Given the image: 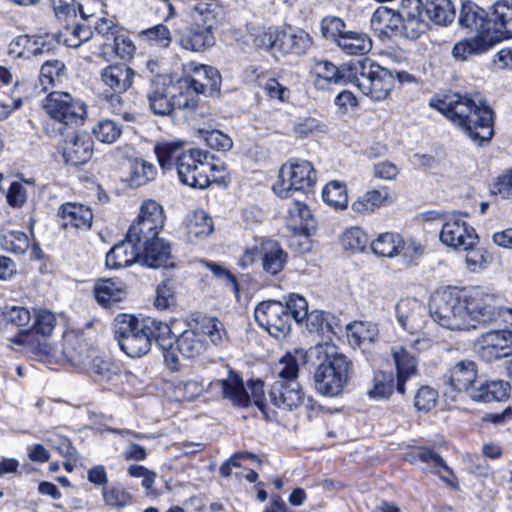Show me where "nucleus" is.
Wrapping results in <instances>:
<instances>
[{
    "label": "nucleus",
    "instance_id": "nucleus-1",
    "mask_svg": "<svg viewBox=\"0 0 512 512\" xmlns=\"http://www.w3.org/2000/svg\"><path fill=\"white\" fill-rule=\"evenodd\" d=\"M492 296L481 288L459 289L447 286L431 296L429 311L435 322L450 330L476 329L491 320Z\"/></svg>",
    "mask_w": 512,
    "mask_h": 512
},
{
    "label": "nucleus",
    "instance_id": "nucleus-2",
    "mask_svg": "<svg viewBox=\"0 0 512 512\" xmlns=\"http://www.w3.org/2000/svg\"><path fill=\"white\" fill-rule=\"evenodd\" d=\"M429 106L449 119L472 141L482 145L493 136V111L479 94L450 93L432 97Z\"/></svg>",
    "mask_w": 512,
    "mask_h": 512
},
{
    "label": "nucleus",
    "instance_id": "nucleus-3",
    "mask_svg": "<svg viewBox=\"0 0 512 512\" xmlns=\"http://www.w3.org/2000/svg\"><path fill=\"white\" fill-rule=\"evenodd\" d=\"M170 334L169 325L155 318L119 314L114 319V338L120 349L131 358L147 354L152 341L163 349L171 347Z\"/></svg>",
    "mask_w": 512,
    "mask_h": 512
},
{
    "label": "nucleus",
    "instance_id": "nucleus-4",
    "mask_svg": "<svg viewBox=\"0 0 512 512\" xmlns=\"http://www.w3.org/2000/svg\"><path fill=\"white\" fill-rule=\"evenodd\" d=\"M42 107L52 123H46L50 137L61 136L66 130L82 125L87 117V105L68 92L53 91L42 102Z\"/></svg>",
    "mask_w": 512,
    "mask_h": 512
},
{
    "label": "nucleus",
    "instance_id": "nucleus-5",
    "mask_svg": "<svg viewBox=\"0 0 512 512\" xmlns=\"http://www.w3.org/2000/svg\"><path fill=\"white\" fill-rule=\"evenodd\" d=\"M207 338L215 345L227 339L223 323L215 317L200 318L193 327L183 331L175 343L182 356L195 358L206 350Z\"/></svg>",
    "mask_w": 512,
    "mask_h": 512
},
{
    "label": "nucleus",
    "instance_id": "nucleus-6",
    "mask_svg": "<svg viewBox=\"0 0 512 512\" xmlns=\"http://www.w3.org/2000/svg\"><path fill=\"white\" fill-rule=\"evenodd\" d=\"M175 87L169 77L157 75L150 81L147 99L151 111L156 115L165 116L175 109L194 111L198 99L189 92L174 93Z\"/></svg>",
    "mask_w": 512,
    "mask_h": 512
},
{
    "label": "nucleus",
    "instance_id": "nucleus-7",
    "mask_svg": "<svg viewBox=\"0 0 512 512\" xmlns=\"http://www.w3.org/2000/svg\"><path fill=\"white\" fill-rule=\"evenodd\" d=\"M353 80L361 92L376 101L385 100L394 89L390 69L365 58L354 61Z\"/></svg>",
    "mask_w": 512,
    "mask_h": 512
},
{
    "label": "nucleus",
    "instance_id": "nucleus-8",
    "mask_svg": "<svg viewBox=\"0 0 512 512\" xmlns=\"http://www.w3.org/2000/svg\"><path fill=\"white\" fill-rule=\"evenodd\" d=\"M316 180V171L309 161L290 159L281 166L278 180L272 189L280 198H288L294 192H309L315 186Z\"/></svg>",
    "mask_w": 512,
    "mask_h": 512
},
{
    "label": "nucleus",
    "instance_id": "nucleus-9",
    "mask_svg": "<svg viewBox=\"0 0 512 512\" xmlns=\"http://www.w3.org/2000/svg\"><path fill=\"white\" fill-rule=\"evenodd\" d=\"M57 324L56 316L53 312L39 308L34 310V322L31 329L23 330L16 336L11 338V343L21 347L27 353L35 356L46 355L48 353V345L45 341L40 340L37 335L42 338L49 337Z\"/></svg>",
    "mask_w": 512,
    "mask_h": 512
},
{
    "label": "nucleus",
    "instance_id": "nucleus-10",
    "mask_svg": "<svg viewBox=\"0 0 512 512\" xmlns=\"http://www.w3.org/2000/svg\"><path fill=\"white\" fill-rule=\"evenodd\" d=\"M351 362L343 354L328 356L314 374L317 391L325 396H337L348 383Z\"/></svg>",
    "mask_w": 512,
    "mask_h": 512
},
{
    "label": "nucleus",
    "instance_id": "nucleus-11",
    "mask_svg": "<svg viewBox=\"0 0 512 512\" xmlns=\"http://www.w3.org/2000/svg\"><path fill=\"white\" fill-rule=\"evenodd\" d=\"M214 385L221 388L223 398L229 400L234 406L247 407L252 399L259 410L265 412L266 402L262 380L250 381V394L245 389L242 378L232 371L226 378L216 381Z\"/></svg>",
    "mask_w": 512,
    "mask_h": 512
},
{
    "label": "nucleus",
    "instance_id": "nucleus-12",
    "mask_svg": "<svg viewBox=\"0 0 512 512\" xmlns=\"http://www.w3.org/2000/svg\"><path fill=\"white\" fill-rule=\"evenodd\" d=\"M287 257V253L277 241L261 239L259 242L256 241L254 246L245 249L238 265L245 268L260 258L263 270L270 275H276L283 270Z\"/></svg>",
    "mask_w": 512,
    "mask_h": 512
},
{
    "label": "nucleus",
    "instance_id": "nucleus-13",
    "mask_svg": "<svg viewBox=\"0 0 512 512\" xmlns=\"http://www.w3.org/2000/svg\"><path fill=\"white\" fill-rule=\"evenodd\" d=\"M464 217L466 214L458 211L450 212L439 234V239L444 245L458 251H466L478 243L475 229L464 220Z\"/></svg>",
    "mask_w": 512,
    "mask_h": 512
},
{
    "label": "nucleus",
    "instance_id": "nucleus-14",
    "mask_svg": "<svg viewBox=\"0 0 512 512\" xmlns=\"http://www.w3.org/2000/svg\"><path fill=\"white\" fill-rule=\"evenodd\" d=\"M207 160V151L198 148L188 149L176 167L180 182L193 188H207L209 186L207 177L209 162Z\"/></svg>",
    "mask_w": 512,
    "mask_h": 512
},
{
    "label": "nucleus",
    "instance_id": "nucleus-15",
    "mask_svg": "<svg viewBox=\"0 0 512 512\" xmlns=\"http://www.w3.org/2000/svg\"><path fill=\"white\" fill-rule=\"evenodd\" d=\"M134 71L125 64H113L103 68L100 73L104 92L115 113L121 112L122 97L133 84Z\"/></svg>",
    "mask_w": 512,
    "mask_h": 512
},
{
    "label": "nucleus",
    "instance_id": "nucleus-16",
    "mask_svg": "<svg viewBox=\"0 0 512 512\" xmlns=\"http://www.w3.org/2000/svg\"><path fill=\"white\" fill-rule=\"evenodd\" d=\"M254 318L258 325L274 337L284 336L290 330V314L283 303L268 300L259 303L254 310Z\"/></svg>",
    "mask_w": 512,
    "mask_h": 512
},
{
    "label": "nucleus",
    "instance_id": "nucleus-17",
    "mask_svg": "<svg viewBox=\"0 0 512 512\" xmlns=\"http://www.w3.org/2000/svg\"><path fill=\"white\" fill-rule=\"evenodd\" d=\"M478 355L487 362H493L512 355V330H490L481 334L476 341Z\"/></svg>",
    "mask_w": 512,
    "mask_h": 512
},
{
    "label": "nucleus",
    "instance_id": "nucleus-18",
    "mask_svg": "<svg viewBox=\"0 0 512 512\" xmlns=\"http://www.w3.org/2000/svg\"><path fill=\"white\" fill-rule=\"evenodd\" d=\"M165 217L162 206L154 200L142 203L137 220L130 226V237L143 240L155 237L164 227Z\"/></svg>",
    "mask_w": 512,
    "mask_h": 512
},
{
    "label": "nucleus",
    "instance_id": "nucleus-19",
    "mask_svg": "<svg viewBox=\"0 0 512 512\" xmlns=\"http://www.w3.org/2000/svg\"><path fill=\"white\" fill-rule=\"evenodd\" d=\"M184 82L196 94L213 95L219 92L221 76L214 67L190 62L186 65Z\"/></svg>",
    "mask_w": 512,
    "mask_h": 512
},
{
    "label": "nucleus",
    "instance_id": "nucleus-20",
    "mask_svg": "<svg viewBox=\"0 0 512 512\" xmlns=\"http://www.w3.org/2000/svg\"><path fill=\"white\" fill-rule=\"evenodd\" d=\"M422 0H401L398 12L404 23V37L417 39L429 29Z\"/></svg>",
    "mask_w": 512,
    "mask_h": 512
},
{
    "label": "nucleus",
    "instance_id": "nucleus-21",
    "mask_svg": "<svg viewBox=\"0 0 512 512\" xmlns=\"http://www.w3.org/2000/svg\"><path fill=\"white\" fill-rule=\"evenodd\" d=\"M477 378L476 364L471 360L457 362L447 376V390L445 395L454 398L456 394L467 392L474 387Z\"/></svg>",
    "mask_w": 512,
    "mask_h": 512
},
{
    "label": "nucleus",
    "instance_id": "nucleus-22",
    "mask_svg": "<svg viewBox=\"0 0 512 512\" xmlns=\"http://www.w3.org/2000/svg\"><path fill=\"white\" fill-rule=\"evenodd\" d=\"M140 264L150 268L168 267L171 265V247L164 239L145 237L140 244Z\"/></svg>",
    "mask_w": 512,
    "mask_h": 512
},
{
    "label": "nucleus",
    "instance_id": "nucleus-23",
    "mask_svg": "<svg viewBox=\"0 0 512 512\" xmlns=\"http://www.w3.org/2000/svg\"><path fill=\"white\" fill-rule=\"evenodd\" d=\"M93 140L86 132L75 133L64 140L62 156L67 165L79 166L92 157Z\"/></svg>",
    "mask_w": 512,
    "mask_h": 512
},
{
    "label": "nucleus",
    "instance_id": "nucleus-24",
    "mask_svg": "<svg viewBox=\"0 0 512 512\" xmlns=\"http://www.w3.org/2000/svg\"><path fill=\"white\" fill-rule=\"evenodd\" d=\"M141 239L130 237L128 230L125 240L115 244L106 255V266L110 269L128 267L135 262L140 263Z\"/></svg>",
    "mask_w": 512,
    "mask_h": 512
},
{
    "label": "nucleus",
    "instance_id": "nucleus-25",
    "mask_svg": "<svg viewBox=\"0 0 512 512\" xmlns=\"http://www.w3.org/2000/svg\"><path fill=\"white\" fill-rule=\"evenodd\" d=\"M272 404L283 410L292 411L304 400V394L298 381L276 380L269 392Z\"/></svg>",
    "mask_w": 512,
    "mask_h": 512
},
{
    "label": "nucleus",
    "instance_id": "nucleus-26",
    "mask_svg": "<svg viewBox=\"0 0 512 512\" xmlns=\"http://www.w3.org/2000/svg\"><path fill=\"white\" fill-rule=\"evenodd\" d=\"M395 309L397 320L404 330L416 334L424 327L425 308L415 298L400 299Z\"/></svg>",
    "mask_w": 512,
    "mask_h": 512
},
{
    "label": "nucleus",
    "instance_id": "nucleus-27",
    "mask_svg": "<svg viewBox=\"0 0 512 512\" xmlns=\"http://www.w3.org/2000/svg\"><path fill=\"white\" fill-rule=\"evenodd\" d=\"M491 23L489 34L496 37L495 45L503 39L512 38V6L505 1L496 2L488 15Z\"/></svg>",
    "mask_w": 512,
    "mask_h": 512
},
{
    "label": "nucleus",
    "instance_id": "nucleus-28",
    "mask_svg": "<svg viewBox=\"0 0 512 512\" xmlns=\"http://www.w3.org/2000/svg\"><path fill=\"white\" fill-rule=\"evenodd\" d=\"M177 42L185 50L203 52L214 46L215 37L212 29L193 23L180 33Z\"/></svg>",
    "mask_w": 512,
    "mask_h": 512
},
{
    "label": "nucleus",
    "instance_id": "nucleus-29",
    "mask_svg": "<svg viewBox=\"0 0 512 512\" xmlns=\"http://www.w3.org/2000/svg\"><path fill=\"white\" fill-rule=\"evenodd\" d=\"M371 27L380 36L401 35L404 37V23L398 9L394 10L386 6L378 7L372 14Z\"/></svg>",
    "mask_w": 512,
    "mask_h": 512
},
{
    "label": "nucleus",
    "instance_id": "nucleus-30",
    "mask_svg": "<svg viewBox=\"0 0 512 512\" xmlns=\"http://www.w3.org/2000/svg\"><path fill=\"white\" fill-rule=\"evenodd\" d=\"M511 391L509 382L501 379L476 381L469 392V397L475 402L489 403L506 400Z\"/></svg>",
    "mask_w": 512,
    "mask_h": 512
},
{
    "label": "nucleus",
    "instance_id": "nucleus-31",
    "mask_svg": "<svg viewBox=\"0 0 512 512\" xmlns=\"http://www.w3.org/2000/svg\"><path fill=\"white\" fill-rule=\"evenodd\" d=\"M459 24L476 33V36H488L489 25L488 13L471 1L462 3L459 15Z\"/></svg>",
    "mask_w": 512,
    "mask_h": 512
},
{
    "label": "nucleus",
    "instance_id": "nucleus-32",
    "mask_svg": "<svg viewBox=\"0 0 512 512\" xmlns=\"http://www.w3.org/2000/svg\"><path fill=\"white\" fill-rule=\"evenodd\" d=\"M58 215L64 228L87 230L91 227L93 214L88 206L79 203H65L59 208Z\"/></svg>",
    "mask_w": 512,
    "mask_h": 512
},
{
    "label": "nucleus",
    "instance_id": "nucleus-33",
    "mask_svg": "<svg viewBox=\"0 0 512 512\" xmlns=\"http://www.w3.org/2000/svg\"><path fill=\"white\" fill-rule=\"evenodd\" d=\"M391 354L397 370L396 391L405 393V382L416 374L417 361L414 355L410 354L402 345L393 346Z\"/></svg>",
    "mask_w": 512,
    "mask_h": 512
},
{
    "label": "nucleus",
    "instance_id": "nucleus-34",
    "mask_svg": "<svg viewBox=\"0 0 512 512\" xmlns=\"http://www.w3.org/2000/svg\"><path fill=\"white\" fill-rule=\"evenodd\" d=\"M287 213V227L294 233L309 236L315 228V220L309 207L296 200L290 204Z\"/></svg>",
    "mask_w": 512,
    "mask_h": 512
},
{
    "label": "nucleus",
    "instance_id": "nucleus-35",
    "mask_svg": "<svg viewBox=\"0 0 512 512\" xmlns=\"http://www.w3.org/2000/svg\"><path fill=\"white\" fill-rule=\"evenodd\" d=\"M187 150L182 140L159 141L154 146L158 163L163 170L176 168Z\"/></svg>",
    "mask_w": 512,
    "mask_h": 512
},
{
    "label": "nucleus",
    "instance_id": "nucleus-36",
    "mask_svg": "<svg viewBox=\"0 0 512 512\" xmlns=\"http://www.w3.org/2000/svg\"><path fill=\"white\" fill-rule=\"evenodd\" d=\"M352 68H354V61L337 67L327 60H319L313 65L312 71L316 77L328 82L351 83L353 80Z\"/></svg>",
    "mask_w": 512,
    "mask_h": 512
},
{
    "label": "nucleus",
    "instance_id": "nucleus-37",
    "mask_svg": "<svg viewBox=\"0 0 512 512\" xmlns=\"http://www.w3.org/2000/svg\"><path fill=\"white\" fill-rule=\"evenodd\" d=\"M495 39L491 35L464 39L454 45L452 55L456 60L464 61L471 55L483 54L495 46Z\"/></svg>",
    "mask_w": 512,
    "mask_h": 512
},
{
    "label": "nucleus",
    "instance_id": "nucleus-38",
    "mask_svg": "<svg viewBox=\"0 0 512 512\" xmlns=\"http://www.w3.org/2000/svg\"><path fill=\"white\" fill-rule=\"evenodd\" d=\"M409 461L411 463L420 461L424 464L423 469L437 474L442 481L451 483L450 479L446 475L442 474V471H445L450 475H452V471L447 466L444 459L434 450L428 448H417L410 454Z\"/></svg>",
    "mask_w": 512,
    "mask_h": 512
},
{
    "label": "nucleus",
    "instance_id": "nucleus-39",
    "mask_svg": "<svg viewBox=\"0 0 512 512\" xmlns=\"http://www.w3.org/2000/svg\"><path fill=\"white\" fill-rule=\"evenodd\" d=\"M94 296L101 306L110 307L112 304L122 301L126 292L121 281L102 279L94 285Z\"/></svg>",
    "mask_w": 512,
    "mask_h": 512
},
{
    "label": "nucleus",
    "instance_id": "nucleus-40",
    "mask_svg": "<svg viewBox=\"0 0 512 512\" xmlns=\"http://www.w3.org/2000/svg\"><path fill=\"white\" fill-rule=\"evenodd\" d=\"M310 35L302 29L281 31V41L278 44V52L288 54H303L311 46Z\"/></svg>",
    "mask_w": 512,
    "mask_h": 512
},
{
    "label": "nucleus",
    "instance_id": "nucleus-41",
    "mask_svg": "<svg viewBox=\"0 0 512 512\" xmlns=\"http://www.w3.org/2000/svg\"><path fill=\"white\" fill-rule=\"evenodd\" d=\"M222 13L223 7L217 0H199L192 8L194 23L210 29H213Z\"/></svg>",
    "mask_w": 512,
    "mask_h": 512
},
{
    "label": "nucleus",
    "instance_id": "nucleus-42",
    "mask_svg": "<svg viewBox=\"0 0 512 512\" xmlns=\"http://www.w3.org/2000/svg\"><path fill=\"white\" fill-rule=\"evenodd\" d=\"M425 15L436 25L447 26L455 18V9L450 0H426Z\"/></svg>",
    "mask_w": 512,
    "mask_h": 512
},
{
    "label": "nucleus",
    "instance_id": "nucleus-43",
    "mask_svg": "<svg viewBox=\"0 0 512 512\" xmlns=\"http://www.w3.org/2000/svg\"><path fill=\"white\" fill-rule=\"evenodd\" d=\"M187 237L190 241L210 235L214 229L211 217L204 210H195L186 218Z\"/></svg>",
    "mask_w": 512,
    "mask_h": 512
},
{
    "label": "nucleus",
    "instance_id": "nucleus-44",
    "mask_svg": "<svg viewBox=\"0 0 512 512\" xmlns=\"http://www.w3.org/2000/svg\"><path fill=\"white\" fill-rule=\"evenodd\" d=\"M338 47L349 55H363L372 48V41L363 32L346 31L337 43Z\"/></svg>",
    "mask_w": 512,
    "mask_h": 512
},
{
    "label": "nucleus",
    "instance_id": "nucleus-45",
    "mask_svg": "<svg viewBox=\"0 0 512 512\" xmlns=\"http://www.w3.org/2000/svg\"><path fill=\"white\" fill-rule=\"evenodd\" d=\"M347 339L353 347H364L374 342L378 336V328L369 322H354L346 327Z\"/></svg>",
    "mask_w": 512,
    "mask_h": 512
},
{
    "label": "nucleus",
    "instance_id": "nucleus-46",
    "mask_svg": "<svg viewBox=\"0 0 512 512\" xmlns=\"http://www.w3.org/2000/svg\"><path fill=\"white\" fill-rule=\"evenodd\" d=\"M391 201V194L387 188L375 189L366 192L362 198L353 202L352 209L359 213L372 212L375 208L386 205Z\"/></svg>",
    "mask_w": 512,
    "mask_h": 512
},
{
    "label": "nucleus",
    "instance_id": "nucleus-47",
    "mask_svg": "<svg viewBox=\"0 0 512 512\" xmlns=\"http://www.w3.org/2000/svg\"><path fill=\"white\" fill-rule=\"evenodd\" d=\"M402 236L398 233H381L370 244L372 252L380 257L393 258L398 255Z\"/></svg>",
    "mask_w": 512,
    "mask_h": 512
},
{
    "label": "nucleus",
    "instance_id": "nucleus-48",
    "mask_svg": "<svg viewBox=\"0 0 512 512\" xmlns=\"http://www.w3.org/2000/svg\"><path fill=\"white\" fill-rule=\"evenodd\" d=\"M306 327L310 333H315L327 340H331V335L336 334L330 320L332 316L323 311L314 310L308 313Z\"/></svg>",
    "mask_w": 512,
    "mask_h": 512
},
{
    "label": "nucleus",
    "instance_id": "nucleus-49",
    "mask_svg": "<svg viewBox=\"0 0 512 512\" xmlns=\"http://www.w3.org/2000/svg\"><path fill=\"white\" fill-rule=\"evenodd\" d=\"M322 199L336 209L346 208L348 205L346 185L338 180L330 181L322 190Z\"/></svg>",
    "mask_w": 512,
    "mask_h": 512
},
{
    "label": "nucleus",
    "instance_id": "nucleus-50",
    "mask_svg": "<svg viewBox=\"0 0 512 512\" xmlns=\"http://www.w3.org/2000/svg\"><path fill=\"white\" fill-rule=\"evenodd\" d=\"M157 170L155 166L143 159L130 161V182L133 186H141L155 179Z\"/></svg>",
    "mask_w": 512,
    "mask_h": 512
},
{
    "label": "nucleus",
    "instance_id": "nucleus-51",
    "mask_svg": "<svg viewBox=\"0 0 512 512\" xmlns=\"http://www.w3.org/2000/svg\"><path fill=\"white\" fill-rule=\"evenodd\" d=\"M0 246L7 252L24 254L28 250L30 242L24 232L8 230L0 236Z\"/></svg>",
    "mask_w": 512,
    "mask_h": 512
},
{
    "label": "nucleus",
    "instance_id": "nucleus-52",
    "mask_svg": "<svg viewBox=\"0 0 512 512\" xmlns=\"http://www.w3.org/2000/svg\"><path fill=\"white\" fill-rule=\"evenodd\" d=\"M369 238L360 227H351L347 229L341 237V245L345 250L352 252H362L367 247Z\"/></svg>",
    "mask_w": 512,
    "mask_h": 512
},
{
    "label": "nucleus",
    "instance_id": "nucleus-53",
    "mask_svg": "<svg viewBox=\"0 0 512 512\" xmlns=\"http://www.w3.org/2000/svg\"><path fill=\"white\" fill-rule=\"evenodd\" d=\"M204 384L196 379L181 380L174 386V397L178 401H192L202 394Z\"/></svg>",
    "mask_w": 512,
    "mask_h": 512
},
{
    "label": "nucleus",
    "instance_id": "nucleus-54",
    "mask_svg": "<svg viewBox=\"0 0 512 512\" xmlns=\"http://www.w3.org/2000/svg\"><path fill=\"white\" fill-rule=\"evenodd\" d=\"M394 377L391 373H378L374 377L373 388L369 390L368 395L375 399L389 398L394 388L396 389Z\"/></svg>",
    "mask_w": 512,
    "mask_h": 512
},
{
    "label": "nucleus",
    "instance_id": "nucleus-55",
    "mask_svg": "<svg viewBox=\"0 0 512 512\" xmlns=\"http://www.w3.org/2000/svg\"><path fill=\"white\" fill-rule=\"evenodd\" d=\"M121 133V127L110 119H102L93 127V134L102 143H114Z\"/></svg>",
    "mask_w": 512,
    "mask_h": 512
},
{
    "label": "nucleus",
    "instance_id": "nucleus-56",
    "mask_svg": "<svg viewBox=\"0 0 512 512\" xmlns=\"http://www.w3.org/2000/svg\"><path fill=\"white\" fill-rule=\"evenodd\" d=\"M399 246L397 256H399L402 263L407 266L416 265L424 252L421 243L414 239L404 240L401 238V245Z\"/></svg>",
    "mask_w": 512,
    "mask_h": 512
},
{
    "label": "nucleus",
    "instance_id": "nucleus-57",
    "mask_svg": "<svg viewBox=\"0 0 512 512\" xmlns=\"http://www.w3.org/2000/svg\"><path fill=\"white\" fill-rule=\"evenodd\" d=\"M140 36L144 40L162 48L168 47L172 41L171 32L164 24H157L142 30Z\"/></svg>",
    "mask_w": 512,
    "mask_h": 512
},
{
    "label": "nucleus",
    "instance_id": "nucleus-58",
    "mask_svg": "<svg viewBox=\"0 0 512 512\" xmlns=\"http://www.w3.org/2000/svg\"><path fill=\"white\" fill-rule=\"evenodd\" d=\"M320 28L323 37L336 42V44L339 42L340 37L347 31L345 22L336 16L323 18Z\"/></svg>",
    "mask_w": 512,
    "mask_h": 512
},
{
    "label": "nucleus",
    "instance_id": "nucleus-59",
    "mask_svg": "<svg viewBox=\"0 0 512 512\" xmlns=\"http://www.w3.org/2000/svg\"><path fill=\"white\" fill-rule=\"evenodd\" d=\"M277 380L287 382L297 381L299 373V363L295 356L288 353L283 356L276 365Z\"/></svg>",
    "mask_w": 512,
    "mask_h": 512
},
{
    "label": "nucleus",
    "instance_id": "nucleus-60",
    "mask_svg": "<svg viewBox=\"0 0 512 512\" xmlns=\"http://www.w3.org/2000/svg\"><path fill=\"white\" fill-rule=\"evenodd\" d=\"M283 306L290 314V320L293 319L296 323L302 322L308 316V303L301 295L290 294Z\"/></svg>",
    "mask_w": 512,
    "mask_h": 512
},
{
    "label": "nucleus",
    "instance_id": "nucleus-61",
    "mask_svg": "<svg viewBox=\"0 0 512 512\" xmlns=\"http://www.w3.org/2000/svg\"><path fill=\"white\" fill-rule=\"evenodd\" d=\"M8 52L15 58L30 59L35 57V50H33L32 36L19 35L11 40L8 46Z\"/></svg>",
    "mask_w": 512,
    "mask_h": 512
},
{
    "label": "nucleus",
    "instance_id": "nucleus-62",
    "mask_svg": "<svg viewBox=\"0 0 512 512\" xmlns=\"http://www.w3.org/2000/svg\"><path fill=\"white\" fill-rule=\"evenodd\" d=\"M281 31L282 30L274 27L261 30L255 36L254 43L258 48L278 51V44L281 41Z\"/></svg>",
    "mask_w": 512,
    "mask_h": 512
},
{
    "label": "nucleus",
    "instance_id": "nucleus-63",
    "mask_svg": "<svg viewBox=\"0 0 512 512\" xmlns=\"http://www.w3.org/2000/svg\"><path fill=\"white\" fill-rule=\"evenodd\" d=\"M200 137L206 144L216 150H229L233 143L231 138L220 130H201Z\"/></svg>",
    "mask_w": 512,
    "mask_h": 512
},
{
    "label": "nucleus",
    "instance_id": "nucleus-64",
    "mask_svg": "<svg viewBox=\"0 0 512 512\" xmlns=\"http://www.w3.org/2000/svg\"><path fill=\"white\" fill-rule=\"evenodd\" d=\"M46 441L65 458L75 460L77 451L67 437L51 432L47 434Z\"/></svg>",
    "mask_w": 512,
    "mask_h": 512
}]
</instances>
